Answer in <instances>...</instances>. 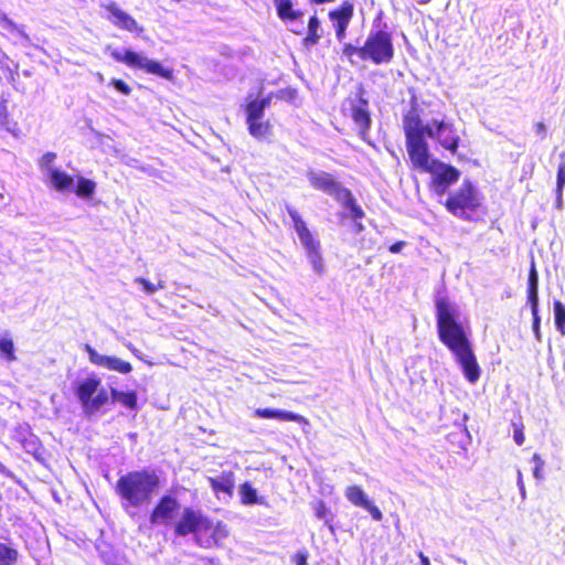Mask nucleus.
Returning <instances> with one entry per match:
<instances>
[{"instance_id":"nucleus-18","label":"nucleus","mask_w":565,"mask_h":565,"mask_svg":"<svg viewBox=\"0 0 565 565\" xmlns=\"http://www.w3.org/2000/svg\"><path fill=\"white\" fill-rule=\"evenodd\" d=\"M207 481L216 497L224 494L231 498L234 494L235 473L233 471H223L217 476L207 477Z\"/></svg>"},{"instance_id":"nucleus-36","label":"nucleus","mask_w":565,"mask_h":565,"mask_svg":"<svg viewBox=\"0 0 565 565\" xmlns=\"http://www.w3.org/2000/svg\"><path fill=\"white\" fill-rule=\"evenodd\" d=\"M532 461L534 463V468H533L534 478L537 480L543 479V469H544V465H545L544 460L542 459V457L539 454H534L532 456Z\"/></svg>"},{"instance_id":"nucleus-17","label":"nucleus","mask_w":565,"mask_h":565,"mask_svg":"<svg viewBox=\"0 0 565 565\" xmlns=\"http://www.w3.org/2000/svg\"><path fill=\"white\" fill-rule=\"evenodd\" d=\"M254 415L258 418H265V419H278L282 422H295L301 425L302 427L310 426V422L307 417L292 413L289 411H282V409H271V408H256L254 411Z\"/></svg>"},{"instance_id":"nucleus-44","label":"nucleus","mask_w":565,"mask_h":565,"mask_svg":"<svg viewBox=\"0 0 565 565\" xmlns=\"http://www.w3.org/2000/svg\"><path fill=\"white\" fill-rule=\"evenodd\" d=\"M534 130L537 135L541 136V138H545L546 137V126L543 121H537L535 122L534 125Z\"/></svg>"},{"instance_id":"nucleus-40","label":"nucleus","mask_w":565,"mask_h":565,"mask_svg":"<svg viewBox=\"0 0 565 565\" xmlns=\"http://www.w3.org/2000/svg\"><path fill=\"white\" fill-rule=\"evenodd\" d=\"M343 53L348 57H352L353 55H358L363 61L362 46L356 47L351 43H347L343 45Z\"/></svg>"},{"instance_id":"nucleus-21","label":"nucleus","mask_w":565,"mask_h":565,"mask_svg":"<svg viewBox=\"0 0 565 565\" xmlns=\"http://www.w3.org/2000/svg\"><path fill=\"white\" fill-rule=\"evenodd\" d=\"M271 98L270 96H266L260 99H250L246 103L244 109L247 120L259 119L260 117H265V109L270 106Z\"/></svg>"},{"instance_id":"nucleus-34","label":"nucleus","mask_w":565,"mask_h":565,"mask_svg":"<svg viewBox=\"0 0 565 565\" xmlns=\"http://www.w3.org/2000/svg\"><path fill=\"white\" fill-rule=\"evenodd\" d=\"M0 352L6 356L8 361H14L17 359L14 355L13 341L8 337L0 339Z\"/></svg>"},{"instance_id":"nucleus-13","label":"nucleus","mask_w":565,"mask_h":565,"mask_svg":"<svg viewBox=\"0 0 565 565\" xmlns=\"http://www.w3.org/2000/svg\"><path fill=\"white\" fill-rule=\"evenodd\" d=\"M85 350L88 354L89 361L95 365L105 367L109 371H116L121 374H128L132 370V366L129 362L124 361L117 356L100 354L88 344H86Z\"/></svg>"},{"instance_id":"nucleus-32","label":"nucleus","mask_w":565,"mask_h":565,"mask_svg":"<svg viewBox=\"0 0 565 565\" xmlns=\"http://www.w3.org/2000/svg\"><path fill=\"white\" fill-rule=\"evenodd\" d=\"M95 190L96 183L94 181L82 177L78 178L75 192L79 198H90Z\"/></svg>"},{"instance_id":"nucleus-3","label":"nucleus","mask_w":565,"mask_h":565,"mask_svg":"<svg viewBox=\"0 0 565 565\" xmlns=\"http://www.w3.org/2000/svg\"><path fill=\"white\" fill-rule=\"evenodd\" d=\"M193 534L195 542L204 548L220 546L228 536V530L221 521L215 524L201 511L185 509L179 520V535Z\"/></svg>"},{"instance_id":"nucleus-46","label":"nucleus","mask_w":565,"mask_h":565,"mask_svg":"<svg viewBox=\"0 0 565 565\" xmlns=\"http://www.w3.org/2000/svg\"><path fill=\"white\" fill-rule=\"evenodd\" d=\"M294 558L296 565H309L306 553H297Z\"/></svg>"},{"instance_id":"nucleus-35","label":"nucleus","mask_w":565,"mask_h":565,"mask_svg":"<svg viewBox=\"0 0 565 565\" xmlns=\"http://www.w3.org/2000/svg\"><path fill=\"white\" fill-rule=\"evenodd\" d=\"M565 186V162H562L558 166L557 174H556V198L558 201H562L563 190Z\"/></svg>"},{"instance_id":"nucleus-27","label":"nucleus","mask_w":565,"mask_h":565,"mask_svg":"<svg viewBox=\"0 0 565 565\" xmlns=\"http://www.w3.org/2000/svg\"><path fill=\"white\" fill-rule=\"evenodd\" d=\"M338 202H340L345 209L350 211V214L353 218L361 220L365 216L364 211L356 203V200L353 196L351 190H349V195L341 196Z\"/></svg>"},{"instance_id":"nucleus-33","label":"nucleus","mask_w":565,"mask_h":565,"mask_svg":"<svg viewBox=\"0 0 565 565\" xmlns=\"http://www.w3.org/2000/svg\"><path fill=\"white\" fill-rule=\"evenodd\" d=\"M554 320L556 329L565 335V305L561 300H554Z\"/></svg>"},{"instance_id":"nucleus-26","label":"nucleus","mask_w":565,"mask_h":565,"mask_svg":"<svg viewBox=\"0 0 565 565\" xmlns=\"http://www.w3.org/2000/svg\"><path fill=\"white\" fill-rule=\"evenodd\" d=\"M315 515L319 520L324 521V525L331 531L334 532L333 513L327 507L326 502L322 500H318L313 503Z\"/></svg>"},{"instance_id":"nucleus-7","label":"nucleus","mask_w":565,"mask_h":565,"mask_svg":"<svg viewBox=\"0 0 565 565\" xmlns=\"http://www.w3.org/2000/svg\"><path fill=\"white\" fill-rule=\"evenodd\" d=\"M363 61H371L376 65L390 63L394 57L392 34L384 30L370 32L362 45Z\"/></svg>"},{"instance_id":"nucleus-15","label":"nucleus","mask_w":565,"mask_h":565,"mask_svg":"<svg viewBox=\"0 0 565 565\" xmlns=\"http://www.w3.org/2000/svg\"><path fill=\"white\" fill-rule=\"evenodd\" d=\"M345 497L353 505L366 510L373 520L381 521L383 519L381 510L367 499L365 492L360 486H349L345 489Z\"/></svg>"},{"instance_id":"nucleus-10","label":"nucleus","mask_w":565,"mask_h":565,"mask_svg":"<svg viewBox=\"0 0 565 565\" xmlns=\"http://www.w3.org/2000/svg\"><path fill=\"white\" fill-rule=\"evenodd\" d=\"M365 90L362 85L356 90L354 98L348 97L344 104L349 106L350 117L359 129L360 137L365 140L371 128V113L369 110V100L364 97Z\"/></svg>"},{"instance_id":"nucleus-8","label":"nucleus","mask_w":565,"mask_h":565,"mask_svg":"<svg viewBox=\"0 0 565 565\" xmlns=\"http://www.w3.org/2000/svg\"><path fill=\"white\" fill-rule=\"evenodd\" d=\"M288 215L290 216L294 228L298 234V237L306 249L307 256L313 270L318 274L323 273V258L320 249V242L315 238L306 222L302 220L299 212L290 206H287Z\"/></svg>"},{"instance_id":"nucleus-43","label":"nucleus","mask_w":565,"mask_h":565,"mask_svg":"<svg viewBox=\"0 0 565 565\" xmlns=\"http://www.w3.org/2000/svg\"><path fill=\"white\" fill-rule=\"evenodd\" d=\"M135 281L141 285L147 294H153L157 290V287L145 278L138 277Z\"/></svg>"},{"instance_id":"nucleus-50","label":"nucleus","mask_w":565,"mask_h":565,"mask_svg":"<svg viewBox=\"0 0 565 565\" xmlns=\"http://www.w3.org/2000/svg\"><path fill=\"white\" fill-rule=\"evenodd\" d=\"M9 18L7 17V14L0 11V25L3 24Z\"/></svg>"},{"instance_id":"nucleus-16","label":"nucleus","mask_w":565,"mask_h":565,"mask_svg":"<svg viewBox=\"0 0 565 565\" xmlns=\"http://www.w3.org/2000/svg\"><path fill=\"white\" fill-rule=\"evenodd\" d=\"M177 516V498L168 494L161 499L156 507L151 521L156 524H169L174 521Z\"/></svg>"},{"instance_id":"nucleus-5","label":"nucleus","mask_w":565,"mask_h":565,"mask_svg":"<svg viewBox=\"0 0 565 565\" xmlns=\"http://www.w3.org/2000/svg\"><path fill=\"white\" fill-rule=\"evenodd\" d=\"M158 486V477L147 471H134L119 478L116 491L125 501L124 507H139L147 502Z\"/></svg>"},{"instance_id":"nucleus-38","label":"nucleus","mask_w":565,"mask_h":565,"mask_svg":"<svg viewBox=\"0 0 565 565\" xmlns=\"http://www.w3.org/2000/svg\"><path fill=\"white\" fill-rule=\"evenodd\" d=\"M56 154L53 152H47L42 156L40 159V167L44 170H46V173L50 174V168L52 167L53 161L55 160Z\"/></svg>"},{"instance_id":"nucleus-12","label":"nucleus","mask_w":565,"mask_h":565,"mask_svg":"<svg viewBox=\"0 0 565 565\" xmlns=\"http://www.w3.org/2000/svg\"><path fill=\"white\" fill-rule=\"evenodd\" d=\"M307 179L312 189L331 195L339 201L349 195V189L343 186L332 174L324 171H308Z\"/></svg>"},{"instance_id":"nucleus-39","label":"nucleus","mask_w":565,"mask_h":565,"mask_svg":"<svg viewBox=\"0 0 565 565\" xmlns=\"http://www.w3.org/2000/svg\"><path fill=\"white\" fill-rule=\"evenodd\" d=\"M533 321H532V329L535 333V337L537 340H541V332H540V316H539V307L531 308Z\"/></svg>"},{"instance_id":"nucleus-49","label":"nucleus","mask_w":565,"mask_h":565,"mask_svg":"<svg viewBox=\"0 0 565 565\" xmlns=\"http://www.w3.org/2000/svg\"><path fill=\"white\" fill-rule=\"evenodd\" d=\"M334 0H310L311 3H316V4H323V3H328V2H333Z\"/></svg>"},{"instance_id":"nucleus-1","label":"nucleus","mask_w":565,"mask_h":565,"mask_svg":"<svg viewBox=\"0 0 565 565\" xmlns=\"http://www.w3.org/2000/svg\"><path fill=\"white\" fill-rule=\"evenodd\" d=\"M437 333L441 343L455 355L465 377L476 383L481 374L477 359L463 324L459 320V309L446 295L435 299Z\"/></svg>"},{"instance_id":"nucleus-2","label":"nucleus","mask_w":565,"mask_h":565,"mask_svg":"<svg viewBox=\"0 0 565 565\" xmlns=\"http://www.w3.org/2000/svg\"><path fill=\"white\" fill-rule=\"evenodd\" d=\"M434 127L424 125L416 97L411 100V109L403 115V130L405 135L406 151L413 154L417 145H424L429 152V145L426 137L434 138L438 143L452 154L457 153L460 145V136L454 124L444 120L434 121Z\"/></svg>"},{"instance_id":"nucleus-41","label":"nucleus","mask_w":565,"mask_h":565,"mask_svg":"<svg viewBox=\"0 0 565 565\" xmlns=\"http://www.w3.org/2000/svg\"><path fill=\"white\" fill-rule=\"evenodd\" d=\"M1 26L10 32H15L17 34H19L21 38H23L25 40H29V36L24 33V31H22L20 28H18L15 25V23L10 19L6 20V22L3 24H1Z\"/></svg>"},{"instance_id":"nucleus-28","label":"nucleus","mask_w":565,"mask_h":565,"mask_svg":"<svg viewBox=\"0 0 565 565\" xmlns=\"http://www.w3.org/2000/svg\"><path fill=\"white\" fill-rule=\"evenodd\" d=\"M241 502L244 505H253L259 503L257 490L252 486L250 482L246 481L239 486Z\"/></svg>"},{"instance_id":"nucleus-29","label":"nucleus","mask_w":565,"mask_h":565,"mask_svg":"<svg viewBox=\"0 0 565 565\" xmlns=\"http://www.w3.org/2000/svg\"><path fill=\"white\" fill-rule=\"evenodd\" d=\"M0 68L10 82H14L18 64L10 60L2 50H0Z\"/></svg>"},{"instance_id":"nucleus-6","label":"nucleus","mask_w":565,"mask_h":565,"mask_svg":"<svg viewBox=\"0 0 565 565\" xmlns=\"http://www.w3.org/2000/svg\"><path fill=\"white\" fill-rule=\"evenodd\" d=\"M480 205L478 191L468 180L463 181L457 191L450 193L445 202L448 212L468 221L473 218Z\"/></svg>"},{"instance_id":"nucleus-42","label":"nucleus","mask_w":565,"mask_h":565,"mask_svg":"<svg viewBox=\"0 0 565 565\" xmlns=\"http://www.w3.org/2000/svg\"><path fill=\"white\" fill-rule=\"evenodd\" d=\"M110 84L121 94L128 96L131 93V88L121 79H111Z\"/></svg>"},{"instance_id":"nucleus-22","label":"nucleus","mask_w":565,"mask_h":565,"mask_svg":"<svg viewBox=\"0 0 565 565\" xmlns=\"http://www.w3.org/2000/svg\"><path fill=\"white\" fill-rule=\"evenodd\" d=\"M277 15L284 22L296 21L300 19L303 13L300 9H295L291 0H274Z\"/></svg>"},{"instance_id":"nucleus-20","label":"nucleus","mask_w":565,"mask_h":565,"mask_svg":"<svg viewBox=\"0 0 565 565\" xmlns=\"http://www.w3.org/2000/svg\"><path fill=\"white\" fill-rule=\"evenodd\" d=\"M526 300L531 308L539 307V274L534 259L527 275Z\"/></svg>"},{"instance_id":"nucleus-51","label":"nucleus","mask_w":565,"mask_h":565,"mask_svg":"<svg viewBox=\"0 0 565 565\" xmlns=\"http://www.w3.org/2000/svg\"><path fill=\"white\" fill-rule=\"evenodd\" d=\"M4 113H6V107H4V106H1V107H0V116H2Z\"/></svg>"},{"instance_id":"nucleus-37","label":"nucleus","mask_w":565,"mask_h":565,"mask_svg":"<svg viewBox=\"0 0 565 565\" xmlns=\"http://www.w3.org/2000/svg\"><path fill=\"white\" fill-rule=\"evenodd\" d=\"M512 426H513V429H514V435H513L514 441L519 446L523 445V443L525 440L524 425L522 424V422H518V423H512Z\"/></svg>"},{"instance_id":"nucleus-52","label":"nucleus","mask_w":565,"mask_h":565,"mask_svg":"<svg viewBox=\"0 0 565 565\" xmlns=\"http://www.w3.org/2000/svg\"><path fill=\"white\" fill-rule=\"evenodd\" d=\"M429 1H430V0H420L419 2H420L422 4H427Z\"/></svg>"},{"instance_id":"nucleus-23","label":"nucleus","mask_w":565,"mask_h":565,"mask_svg":"<svg viewBox=\"0 0 565 565\" xmlns=\"http://www.w3.org/2000/svg\"><path fill=\"white\" fill-rule=\"evenodd\" d=\"M247 130L250 136L256 139H264L271 135L273 126L268 119L260 117L259 119L247 120Z\"/></svg>"},{"instance_id":"nucleus-14","label":"nucleus","mask_w":565,"mask_h":565,"mask_svg":"<svg viewBox=\"0 0 565 565\" xmlns=\"http://www.w3.org/2000/svg\"><path fill=\"white\" fill-rule=\"evenodd\" d=\"M354 6L345 0L337 9L329 11L328 17L332 21L335 36L339 41L345 38L348 25L353 17Z\"/></svg>"},{"instance_id":"nucleus-30","label":"nucleus","mask_w":565,"mask_h":565,"mask_svg":"<svg viewBox=\"0 0 565 565\" xmlns=\"http://www.w3.org/2000/svg\"><path fill=\"white\" fill-rule=\"evenodd\" d=\"M111 396L114 402H118L128 408H135L137 404L136 394L132 392H120L111 387Z\"/></svg>"},{"instance_id":"nucleus-4","label":"nucleus","mask_w":565,"mask_h":565,"mask_svg":"<svg viewBox=\"0 0 565 565\" xmlns=\"http://www.w3.org/2000/svg\"><path fill=\"white\" fill-rule=\"evenodd\" d=\"M413 150V154H408L412 168L431 174L429 188L435 193L444 194L459 180L460 171L454 166L434 159L424 145H417Z\"/></svg>"},{"instance_id":"nucleus-47","label":"nucleus","mask_w":565,"mask_h":565,"mask_svg":"<svg viewBox=\"0 0 565 565\" xmlns=\"http://www.w3.org/2000/svg\"><path fill=\"white\" fill-rule=\"evenodd\" d=\"M282 96L289 100H294L297 97V90L294 88H287L284 90Z\"/></svg>"},{"instance_id":"nucleus-31","label":"nucleus","mask_w":565,"mask_h":565,"mask_svg":"<svg viewBox=\"0 0 565 565\" xmlns=\"http://www.w3.org/2000/svg\"><path fill=\"white\" fill-rule=\"evenodd\" d=\"M19 553L12 546L0 543V565H14L18 561Z\"/></svg>"},{"instance_id":"nucleus-48","label":"nucleus","mask_w":565,"mask_h":565,"mask_svg":"<svg viewBox=\"0 0 565 565\" xmlns=\"http://www.w3.org/2000/svg\"><path fill=\"white\" fill-rule=\"evenodd\" d=\"M420 564L422 565H430L429 558L424 555L422 552L419 553Z\"/></svg>"},{"instance_id":"nucleus-19","label":"nucleus","mask_w":565,"mask_h":565,"mask_svg":"<svg viewBox=\"0 0 565 565\" xmlns=\"http://www.w3.org/2000/svg\"><path fill=\"white\" fill-rule=\"evenodd\" d=\"M106 10L109 13L108 19L116 26L129 32L141 31V28H139L137 21L127 12L122 11L116 3H110L106 7Z\"/></svg>"},{"instance_id":"nucleus-45","label":"nucleus","mask_w":565,"mask_h":565,"mask_svg":"<svg viewBox=\"0 0 565 565\" xmlns=\"http://www.w3.org/2000/svg\"><path fill=\"white\" fill-rule=\"evenodd\" d=\"M405 246V242L404 241H398V242H395L394 244H392L390 247H388V250L393 254H397L402 250V248Z\"/></svg>"},{"instance_id":"nucleus-9","label":"nucleus","mask_w":565,"mask_h":565,"mask_svg":"<svg viewBox=\"0 0 565 565\" xmlns=\"http://www.w3.org/2000/svg\"><path fill=\"white\" fill-rule=\"evenodd\" d=\"M100 379L90 375L77 387L76 395L87 414H94L108 401V394L106 390L100 388Z\"/></svg>"},{"instance_id":"nucleus-11","label":"nucleus","mask_w":565,"mask_h":565,"mask_svg":"<svg viewBox=\"0 0 565 565\" xmlns=\"http://www.w3.org/2000/svg\"><path fill=\"white\" fill-rule=\"evenodd\" d=\"M110 55L115 61L125 63L130 67L145 70L150 74L160 75L166 78L172 77V71L164 70L160 63L148 58L143 54H139L130 50H126L125 52L111 50Z\"/></svg>"},{"instance_id":"nucleus-24","label":"nucleus","mask_w":565,"mask_h":565,"mask_svg":"<svg viewBox=\"0 0 565 565\" xmlns=\"http://www.w3.org/2000/svg\"><path fill=\"white\" fill-rule=\"evenodd\" d=\"M50 184L57 191H66L72 190L74 185V179L66 174L65 172L50 168Z\"/></svg>"},{"instance_id":"nucleus-25","label":"nucleus","mask_w":565,"mask_h":565,"mask_svg":"<svg viewBox=\"0 0 565 565\" xmlns=\"http://www.w3.org/2000/svg\"><path fill=\"white\" fill-rule=\"evenodd\" d=\"M320 21L316 14L311 15L308 21V31L306 36L302 39L305 46H313L318 44L321 35L318 33Z\"/></svg>"}]
</instances>
